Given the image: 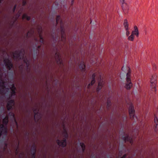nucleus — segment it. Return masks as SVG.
Instances as JSON below:
<instances>
[{
	"mask_svg": "<svg viewBox=\"0 0 158 158\" xmlns=\"http://www.w3.org/2000/svg\"><path fill=\"white\" fill-rule=\"evenodd\" d=\"M127 72L126 74V81L125 87L127 89H130L132 87V84L131 79V70L129 67H127Z\"/></svg>",
	"mask_w": 158,
	"mask_h": 158,
	"instance_id": "obj_1",
	"label": "nucleus"
},
{
	"mask_svg": "<svg viewBox=\"0 0 158 158\" xmlns=\"http://www.w3.org/2000/svg\"><path fill=\"white\" fill-rule=\"evenodd\" d=\"M139 32L138 27L136 25L134 27V30L131 33V35L128 37L127 40L131 41L133 42L135 39V35L137 37L139 36Z\"/></svg>",
	"mask_w": 158,
	"mask_h": 158,
	"instance_id": "obj_2",
	"label": "nucleus"
},
{
	"mask_svg": "<svg viewBox=\"0 0 158 158\" xmlns=\"http://www.w3.org/2000/svg\"><path fill=\"white\" fill-rule=\"evenodd\" d=\"M157 77L156 74L154 73L152 75L150 78L151 87L153 89L152 90L155 92L156 91Z\"/></svg>",
	"mask_w": 158,
	"mask_h": 158,
	"instance_id": "obj_3",
	"label": "nucleus"
},
{
	"mask_svg": "<svg viewBox=\"0 0 158 158\" xmlns=\"http://www.w3.org/2000/svg\"><path fill=\"white\" fill-rule=\"evenodd\" d=\"M56 24H57L59 23H60V24L61 28V40L63 41H64L65 40V35L64 33V30L63 29L62 27V21L60 19V16H57L56 18Z\"/></svg>",
	"mask_w": 158,
	"mask_h": 158,
	"instance_id": "obj_4",
	"label": "nucleus"
},
{
	"mask_svg": "<svg viewBox=\"0 0 158 158\" xmlns=\"http://www.w3.org/2000/svg\"><path fill=\"white\" fill-rule=\"evenodd\" d=\"M23 52H19L16 51L13 53V56L15 59H23Z\"/></svg>",
	"mask_w": 158,
	"mask_h": 158,
	"instance_id": "obj_5",
	"label": "nucleus"
},
{
	"mask_svg": "<svg viewBox=\"0 0 158 158\" xmlns=\"http://www.w3.org/2000/svg\"><path fill=\"white\" fill-rule=\"evenodd\" d=\"M129 113L130 118L133 119L134 117L135 111L133 106L132 105L130 106L129 108Z\"/></svg>",
	"mask_w": 158,
	"mask_h": 158,
	"instance_id": "obj_6",
	"label": "nucleus"
},
{
	"mask_svg": "<svg viewBox=\"0 0 158 158\" xmlns=\"http://www.w3.org/2000/svg\"><path fill=\"white\" fill-rule=\"evenodd\" d=\"M4 61L7 68L9 70H10L13 66V65L11 62L8 59H5Z\"/></svg>",
	"mask_w": 158,
	"mask_h": 158,
	"instance_id": "obj_7",
	"label": "nucleus"
},
{
	"mask_svg": "<svg viewBox=\"0 0 158 158\" xmlns=\"http://www.w3.org/2000/svg\"><path fill=\"white\" fill-rule=\"evenodd\" d=\"M55 59L58 64H62V61L61 60V56H60V54L58 52H56L55 54Z\"/></svg>",
	"mask_w": 158,
	"mask_h": 158,
	"instance_id": "obj_8",
	"label": "nucleus"
},
{
	"mask_svg": "<svg viewBox=\"0 0 158 158\" xmlns=\"http://www.w3.org/2000/svg\"><path fill=\"white\" fill-rule=\"evenodd\" d=\"M122 7L124 14H127L129 10V6L126 4H124L122 5Z\"/></svg>",
	"mask_w": 158,
	"mask_h": 158,
	"instance_id": "obj_9",
	"label": "nucleus"
},
{
	"mask_svg": "<svg viewBox=\"0 0 158 158\" xmlns=\"http://www.w3.org/2000/svg\"><path fill=\"white\" fill-rule=\"evenodd\" d=\"M154 128L155 131H158V119L155 116L154 118Z\"/></svg>",
	"mask_w": 158,
	"mask_h": 158,
	"instance_id": "obj_10",
	"label": "nucleus"
},
{
	"mask_svg": "<svg viewBox=\"0 0 158 158\" xmlns=\"http://www.w3.org/2000/svg\"><path fill=\"white\" fill-rule=\"evenodd\" d=\"M56 142L60 146L64 147L66 145V142L65 139L62 140L60 141L59 140H57L56 141Z\"/></svg>",
	"mask_w": 158,
	"mask_h": 158,
	"instance_id": "obj_11",
	"label": "nucleus"
},
{
	"mask_svg": "<svg viewBox=\"0 0 158 158\" xmlns=\"http://www.w3.org/2000/svg\"><path fill=\"white\" fill-rule=\"evenodd\" d=\"M14 105V101L13 100H10L7 103L6 107L8 110H9L11 109L12 106Z\"/></svg>",
	"mask_w": 158,
	"mask_h": 158,
	"instance_id": "obj_12",
	"label": "nucleus"
},
{
	"mask_svg": "<svg viewBox=\"0 0 158 158\" xmlns=\"http://www.w3.org/2000/svg\"><path fill=\"white\" fill-rule=\"evenodd\" d=\"M38 31L39 34V37L40 38V43H41V44H44V40L42 37V35L41 34L42 28L41 27H40V28L39 29Z\"/></svg>",
	"mask_w": 158,
	"mask_h": 158,
	"instance_id": "obj_13",
	"label": "nucleus"
},
{
	"mask_svg": "<svg viewBox=\"0 0 158 158\" xmlns=\"http://www.w3.org/2000/svg\"><path fill=\"white\" fill-rule=\"evenodd\" d=\"M123 25L125 29L129 28L128 23L127 19H125L124 20Z\"/></svg>",
	"mask_w": 158,
	"mask_h": 158,
	"instance_id": "obj_14",
	"label": "nucleus"
},
{
	"mask_svg": "<svg viewBox=\"0 0 158 158\" xmlns=\"http://www.w3.org/2000/svg\"><path fill=\"white\" fill-rule=\"evenodd\" d=\"M96 76V75L95 74H93L92 76V80L91 83L89 84L88 85V88H89L90 86L91 85H92L93 84H94L95 82L94 78Z\"/></svg>",
	"mask_w": 158,
	"mask_h": 158,
	"instance_id": "obj_15",
	"label": "nucleus"
},
{
	"mask_svg": "<svg viewBox=\"0 0 158 158\" xmlns=\"http://www.w3.org/2000/svg\"><path fill=\"white\" fill-rule=\"evenodd\" d=\"M10 89L11 91V95H15V87L14 84L12 85V86L10 88Z\"/></svg>",
	"mask_w": 158,
	"mask_h": 158,
	"instance_id": "obj_16",
	"label": "nucleus"
},
{
	"mask_svg": "<svg viewBox=\"0 0 158 158\" xmlns=\"http://www.w3.org/2000/svg\"><path fill=\"white\" fill-rule=\"evenodd\" d=\"M124 140L125 141H127L130 142L132 144L133 141L132 138L131 137H129L128 136L125 137L124 138Z\"/></svg>",
	"mask_w": 158,
	"mask_h": 158,
	"instance_id": "obj_17",
	"label": "nucleus"
},
{
	"mask_svg": "<svg viewBox=\"0 0 158 158\" xmlns=\"http://www.w3.org/2000/svg\"><path fill=\"white\" fill-rule=\"evenodd\" d=\"M79 67L81 70L82 71H85V65L84 62H82L80 65Z\"/></svg>",
	"mask_w": 158,
	"mask_h": 158,
	"instance_id": "obj_18",
	"label": "nucleus"
},
{
	"mask_svg": "<svg viewBox=\"0 0 158 158\" xmlns=\"http://www.w3.org/2000/svg\"><path fill=\"white\" fill-rule=\"evenodd\" d=\"M103 84V83L102 81H100L98 82V87L97 89V91H98L99 90L102 89Z\"/></svg>",
	"mask_w": 158,
	"mask_h": 158,
	"instance_id": "obj_19",
	"label": "nucleus"
},
{
	"mask_svg": "<svg viewBox=\"0 0 158 158\" xmlns=\"http://www.w3.org/2000/svg\"><path fill=\"white\" fill-rule=\"evenodd\" d=\"M8 122V117L6 115L3 120V123L5 125L7 124Z\"/></svg>",
	"mask_w": 158,
	"mask_h": 158,
	"instance_id": "obj_20",
	"label": "nucleus"
},
{
	"mask_svg": "<svg viewBox=\"0 0 158 158\" xmlns=\"http://www.w3.org/2000/svg\"><path fill=\"white\" fill-rule=\"evenodd\" d=\"M22 19H26L27 20H29L30 19V17L27 16L26 14H24L22 16Z\"/></svg>",
	"mask_w": 158,
	"mask_h": 158,
	"instance_id": "obj_21",
	"label": "nucleus"
},
{
	"mask_svg": "<svg viewBox=\"0 0 158 158\" xmlns=\"http://www.w3.org/2000/svg\"><path fill=\"white\" fill-rule=\"evenodd\" d=\"M34 112L35 113V114H34V118L35 120V121L36 120H38L40 118V116L39 117V118L37 119V117L38 116V114L37 113H36V112L35 110L34 111Z\"/></svg>",
	"mask_w": 158,
	"mask_h": 158,
	"instance_id": "obj_22",
	"label": "nucleus"
},
{
	"mask_svg": "<svg viewBox=\"0 0 158 158\" xmlns=\"http://www.w3.org/2000/svg\"><path fill=\"white\" fill-rule=\"evenodd\" d=\"M125 30L126 31V35L128 37L130 34V32L129 31V28L125 29Z\"/></svg>",
	"mask_w": 158,
	"mask_h": 158,
	"instance_id": "obj_23",
	"label": "nucleus"
},
{
	"mask_svg": "<svg viewBox=\"0 0 158 158\" xmlns=\"http://www.w3.org/2000/svg\"><path fill=\"white\" fill-rule=\"evenodd\" d=\"M80 145L81 146L83 151H84L85 149V144L83 143H80Z\"/></svg>",
	"mask_w": 158,
	"mask_h": 158,
	"instance_id": "obj_24",
	"label": "nucleus"
},
{
	"mask_svg": "<svg viewBox=\"0 0 158 158\" xmlns=\"http://www.w3.org/2000/svg\"><path fill=\"white\" fill-rule=\"evenodd\" d=\"M33 34V33H32V31L31 30V31H28L27 33V36L28 37H30L31 35H32Z\"/></svg>",
	"mask_w": 158,
	"mask_h": 158,
	"instance_id": "obj_25",
	"label": "nucleus"
},
{
	"mask_svg": "<svg viewBox=\"0 0 158 158\" xmlns=\"http://www.w3.org/2000/svg\"><path fill=\"white\" fill-rule=\"evenodd\" d=\"M24 62L26 63L27 66L28 67L29 66V62L28 61L25 60V59H23Z\"/></svg>",
	"mask_w": 158,
	"mask_h": 158,
	"instance_id": "obj_26",
	"label": "nucleus"
},
{
	"mask_svg": "<svg viewBox=\"0 0 158 158\" xmlns=\"http://www.w3.org/2000/svg\"><path fill=\"white\" fill-rule=\"evenodd\" d=\"M107 105L108 107H109L110 105V101L108 100L107 101Z\"/></svg>",
	"mask_w": 158,
	"mask_h": 158,
	"instance_id": "obj_27",
	"label": "nucleus"
},
{
	"mask_svg": "<svg viewBox=\"0 0 158 158\" xmlns=\"http://www.w3.org/2000/svg\"><path fill=\"white\" fill-rule=\"evenodd\" d=\"M26 0H23V6H24L25 5L26 3Z\"/></svg>",
	"mask_w": 158,
	"mask_h": 158,
	"instance_id": "obj_28",
	"label": "nucleus"
},
{
	"mask_svg": "<svg viewBox=\"0 0 158 158\" xmlns=\"http://www.w3.org/2000/svg\"><path fill=\"white\" fill-rule=\"evenodd\" d=\"M153 68L154 70H156V66L155 65H153Z\"/></svg>",
	"mask_w": 158,
	"mask_h": 158,
	"instance_id": "obj_29",
	"label": "nucleus"
},
{
	"mask_svg": "<svg viewBox=\"0 0 158 158\" xmlns=\"http://www.w3.org/2000/svg\"><path fill=\"white\" fill-rule=\"evenodd\" d=\"M120 2L122 3L123 5L124 4H125V3H124V0H120Z\"/></svg>",
	"mask_w": 158,
	"mask_h": 158,
	"instance_id": "obj_30",
	"label": "nucleus"
},
{
	"mask_svg": "<svg viewBox=\"0 0 158 158\" xmlns=\"http://www.w3.org/2000/svg\"><path fill=\"white\" fill-rule=\"evenodd\" d=\"M64 133L65 134V137L66 138L67 137V136H68L67 134V133H66V131H64Z\"/></svg>",
	"mask_w": 158,
	"mask_h": 158,
	"instance_id": "obj_31",
	"label": "nucleus"
},
{
	"mask_svg": "<svg viewBox=\"0 0 158 158\" xmlns=\"http://www.w3.org/2000/svg\"><path fill=\"white\" fill-rule=\"evenodd\" d=\"M16 6L15 5L14 6V7L13 8V12H14L15 10V9H16Z\"/></svg>",
	"mask_w": 158,
	"mask_h": 158,
	"instance_id": "obj_32",
	"label": "nucleus"
},
{
	"mask_svg": "<svg viewBox=\"0 0 158 158\" xmlns=\"http://www.w3.org/2000/svg\"><path fill=\"white\" fill-rule=\"evenodd\" d=\"M126 154H125V155H124L122 157H121V158H125V157H126Z\"/></svg>",
	"mask_w": 158,
	"mask_h": 158,
	"instance_id": "obj_33",
	"label": "nucleus"
},
{
	"mask_svg": "<svg viewBox=\"0 0 158 158\" xmlns=\"http://www.w3.org/2000/svg\"><path fill=\"white\" fill-rule=\"evenodd\" d=\"M74 0H72V1H71V4L72 5H73V4Z\"/></svg>",
	"mask_w": 158,
	"mask_h": 158,
	"instance_id": "obj_34",
	"label": "nucleus"
},
{
	"mask_svg": "<svg viewBox=\"0 0 158 158\" xmlns=\"http://www.w3.org/2000/svg\"><path fill=\"white\" fill-rule=\"evenodd\" d=\"M38 48H40V46H38Z\"/></svg>",
	"mask_w": 158,
	"mask_h": 158,
	"instance_id": "obj_35",
	"label": "nucleus"
},
{
	"mask_svg": "<svg viewBox=\"0 0 158 158\" xmlns=\"http://www.w3.org/2000/svg\"><path fill=\"white\" fill-rule=\"evenodd\" d=\"M2 0H0V3H1V1H2Z\"/></svg>",
	"mask_w": 158,
	"mask_h": 158,
	"instance_id": "obj_36",
	"label": "nucleus"
},
{
	"mask_svg": "<svg viewBox=\"0 0 158 158\" xmlns=\"http://www.w3.org/2000/svg\"><path fill=\"white\" fill-rule=\"evenodd\" d=\"M123 67L122 68V69H123Z\"/></svg>",
	"mask_w": 158,
	"mask_h": 158,
	"instance_id": "obj_37",
	"label": "nucleus"
}]
</instances>
